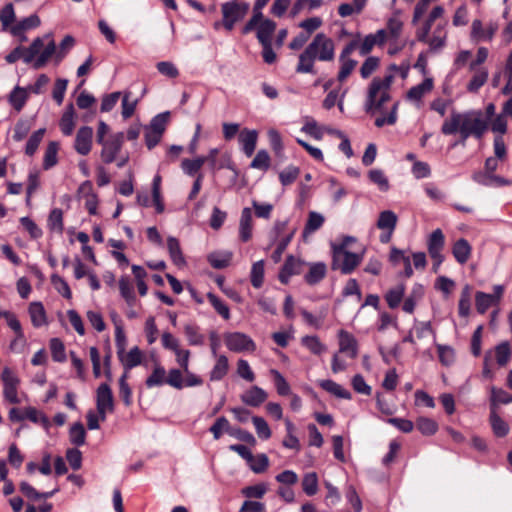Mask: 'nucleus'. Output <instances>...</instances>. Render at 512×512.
<instances>
[{
  "label": "nucleus",
  "mask_w": 512,
  "mask_h": 512,
  "mask_svg": "<svg viewBox=\"0 0 512 512\" xmlns=\"http://www.w3.org/2000/svg\"><path fill=\"white\" fill-rule=\"evenodd\" d=\"M416 427L423 435H433L438 430V424L430 418L419 417L416 420Z\"/></svg>",
  "instance_id": "nucleus-50"
},
{
  "label": "nucleus",
  "mask_w": 512,
  "mask_h": 512,
  "mask_svg": "<svg viewBox=\"0 0 512 512\" xmlns=\"http://www.w3.org/2000/svg\"><path fill=\"white\" fill-rule=\"evenodd\" d=\"M249 9L247 3L229 1L221 6L223 15V26L226 30L231 31L234 28L235 23L245 17Z\"/></svg>",
  "instance_id": "nucleus-5"
},
{
  "label": "nucleus",
  "mask_w": 512,
  "mask_h": 512,
  "mask_svg": "<svg viewBox=\"0 0 512 512\" xmlns=\"http://www.w3.org/2000/svg\"><path fill=\"white\" fill-rule=\"evenodd\" d=\"M28 312L34 327H41L47 324L46 312L41 302L30 303Z\"/></svg>",
  "instance_id": "nucleus-22"
},
{
  "label": "nucleus",
  "mask_w": 512,
  "mask_h": 512,
  "mask_svg": "<svg viewBox=\"0 0 512 512\" xmlns=\"http://www.w3.org/2000/svg\"><path fill=\"white\" fill-rule=\"evenodd\" d=\"M20 491L31 500L47 499L52 497L58 489H54L50 492L39 493L36 489L27 482H21L19 485Z\"/></svg>",
  "instance_id": "nucleus-39"
},
{
  "label": "nucleus",
  "mask_w": 512,
  "mask_h": 512,
  "mask_svg": "<svg viewBox=\"0 0 512 512\" xmlns=\"http://www.w3.org/2000/svg\"><path fill=\"white\" fill-rule=\"evenodd\" d=\"M498 30V24L490 22L486 27L479 19L473 20L471 24V39L475 42L491 41Z\"/></svg>",
  "instance_id": "nucleus-10"
},
{
  "label": "nucleus",
  "mask_w": 512,
  "mask_h": 512,
  "mask_svg": "<svg viewBox=\"0 0 512 512\" xmlns=\"http://www.w3.org/2000/svg\"><path fill=\"white\" fill-rule=\"evenodd\" d=\"M488 130V120L481 110L459 112L453 109L441 126L444 135L459 134V144L465 146L466 140L473 136L481 139Z\"/></svg>",
  "instance_id": "nucleus-1"
},
{
  "label": "nucleus",
  "mask_w": 512,
  "mask_h": 512,
  "mask_svg": "<svg viewBox=\"0 0 512 512\" xmlns=\"http://www.w3.org/2000/svg\"><path fill=\"white\" fill-rule=\"evenodd\" d=\"M232 257L231 251L213 252L208 255V262L213 268L223 269L230 264Z\"/></svg>",
  "instance_id": "nucleus-31"
},
{
  "label": "nucleus",
  "mask_w": 512,
  "mask_h": 512,
  "mask_svg": "<svg viewBox=\"0 0 512 512\" xmlns=\"http://www.w3.org/2000/svg\"><path fill=\"white\" fill-rule=\"evenodd\" d=\"M4 389L3 394L7 401L13 404L20 403V399L17 394V388L19 385L18 377L8 367H5L1 374Z\"/></svg>",
  "instance_id": "nucleus-9"
},
{
  "label": "nucleus",
  "mask_w": 512,
  "mask_h": 512,
  "mask_svg": "<svg viewBox=\"0 0 512 512\" xmlns=\"http://www.w3.org/2000/svg\"><path fill=\"white\" fill-rule=\"evenodd\" d=\"M216 362L210 372L211 381H220L223 379L229 370L228 358L225 355L214 356Z\"/></svg>",
  "instance_id": "nucleus-24"
},
{
  "label": "nucleus",
  "mask_w": 512,
  "mask_h": 512,
  "mask_svg": "<svg viewBox=\"0 0 512 512\" xmlns=\"http://www.w3.org/2000/svg\"><path fill=\"white\" fill-rule=\"evenodd\" d=\"M473 76L467 84V90L471 93H476L488 80V70L485 68H475L470 70Z\"/></svg>",
  "instance_id": "nucleus-27"
},
{
  "label": "nucleus",
  "mask_w": 512,
  "mask_h": 512,
  "mask_svg": "<svg viewBox=\"0 0 512 512\" xmlns=\"http://www.w3.org/2000/svg\"><path fill=\"white\" fill-rule=\"evenodd\" d=\"M490 422L493 432L498 437H504L509 432L507 423L494 411H491Z\"/></svg>",
  "instance_id": "nucleus-46"
},
{
  "label": "nucleus",
  "mask_w": 512,
  "mask_h": 512,
  "mask_svg": "<svg viewBox=\"0 0 512 512\" xmlns=\"http://www.w3.org/2000/svg\"><path fill=\"white\" fill-rule=\"evenodd\" d=\"M309 271L305 275L304 279L307 284L315 285L319 283L326 276L327 267L323 262L309 263Z\"/></svg>",
  "instance_id": "nucleus-20"
},
{
  "label": "nucleus",
  "mask_w": 512,
  "mask_h": 512,
  "mask_svg": "<svg viewBox=\"0 0 512 512\" xmlns=\"http://www.w3.org/2000/svg\"><path fill=\"white\" fill-rule=\"evenodd\" d=\"M302 489L308 496H313L318 491V476L315 472L306 473L302 479Z\"/></svg>",
  "instance_id": "nucleus-45"
},
{
  "label": "nucleus",
  "mask_w": 512,
  "mask_h": 512,
  "mask_svg": "<svg viewBox=\"0 0 512 512\" xmlns=\"http://www.w3.org/2000/svg\"><path fill=\"white\" fill-rule=\"evenodd\" d=\"M207 298L219 315L226 320L230 318L229 307L221 299L213 293H208Z\"/></svg>",
  "instance_id": "nucleus-58"
},
{
  "label": "nucleus",
  "mask_w": 512,
  "mask_h": 512,
  "mask_svg": "<svg viewBox=\"0 0 512 512\" xmlns=\"http://www.w3.org/2000/svg\"><path fill=\"white\" fill-rule=\"evenodd\" d=\"M471 292L472 288L468 284L462 288L458 304V312L461 317H467L470 314Z\"/></svg>",
  "instance_id": "nucleus-38"
},
{
  "label": "nucleus",
  "mask_w": 512,
  "mask_h": 512,
  "mask_svg": "<svg viewBox=\"0 0 512 512\" xmlns=\"http://www.w3.org/2000/svg\"><path fill=\"white\" fill-rule=\"evenodd\" d=\"M56 53V46L53 40H51L44 50L39 54L36 60L33 63L34 68L39 69L43 67L50 57Z\"/></svg>",
  "instance_id": "nucleus-54"
},
{
  "label": "nucleus",
  "mask_w": 512,
  "mask_h": 512,
  "mask_svg": "<svg viewBox=\"0 0 512 512\" xmlns=\"http://www.w3.org/2000/svg\"><path fill=\"white\" fill-rule=\"evenodd\" d=\"M403 30V22L399 18L398 14H395L387 21L386 31L389 35V40L393 43H397Z\"/></svg>",
  "instance_id": "nucleus-35"
},
{
  "label": "nucleus",
  "mask_w": 512,
  "mask_h": 512,
  "mask_svg": "<svg viewBox=\"0 0 512 512\" xmlns=\"http://www.w3.org/2000/svg\"><path fill=\"white\" fill-rule=\"evenodd\" d=\"M210 432L213 434L214 439L218 440L223 432H227L230 435H235L233 430H230L229 421L225 417H219L215 423L210 427Z\"/></svg>",
  "instance_id": "nucleus-47"
},
{
  "label": "nucleus",
  "mask_w": 512,
  "mask_h": 512,
  "mask_svg": "<svg viewBox=\"0 0 512 512\" xmlns=\"http://www.w3.org/2000/svg\"><path fill=\"white\" fill-rule=\"evenodd\" d=\"M405 288L403 285H397L396 287L390 289L386 295L385 299L387 301L388 306L391 309H394L399 306L403 296H404Z\"/></svg>",
  "instance_id": "nucleus-48"
},
{
  "label": "nucleus",
  "mask_w": 512,
  "mask_h": 512,
  "mask_svg": "<svg viewBox=\"0 0 512 512\" xmlns=\"http://www.w3.org/2000/svg\"><path fill=\"white\" fill-rule=\"evenodd\" d=\"M252 422L254 424L256 433L260 439L267 440L271 437V429L264 418L254 416L252 417Z\"/></svg>",
  "instance_id": "nucleus-51"
},
{
  "label": "nucleus",
  "mask_w": 512,
  "mask_h": 512,
  "mask_svg": "<svg viewBox=\"0 0 512 512\" xmlns=\"http://www.w3.org/2000/svg\"><path fill=\"white\" fill-rule=\"evenodd\" d=\"M184 333L190 345H202L204 343V336L199 333L197 326L191 324L186 325Z\"/></svg>",
  "instance_id": "nucleus-62"
},
{
  "label": "nucleus",
  "mask_w": 512,
  "mask_h": 512,
  "mask_svg": "<svg viewBox=\"0 0 512 512\" xmlns=\"http://www.w3.org/2000/svg\"><path fill=\"white\" fill-rule=\"evenodd\" d=\"M40 23V18L36 14H33L19 21L16 25L11 27L10 31L14 36H20L27 30L37 28Z\"/></svg>",
  "instance_id": "nucleus-23"
},
{
  "label": "nucleus",
  "mask_w": 512,
  "mask_h": 512,
  "mask_svg": "<svg viewBox=\"0 0 512 512\" xmlns=\"http://www.w3.org/2000/svg\"><path fill=\"white\" fill-rule=\"evenodd\" d=\"M445 245V237L441 229L434 230L428 237L427 249L430 256L442 254Z\"/></svg>",
  "instance_id": "nucleus-18"
},
{
  "label": "nucleus",
  "mask_w": 512,
  "mask_h": 512,
  "mask_svg": "<svg viewBox=\"0 0 512 512\" xmlns=\"http://www.w3.org/2000/svg\"><path fill=\"white\" fill-rule=\"evenodd\" d=\"M29 97L27 88L16 86L9 95V103L17 111L20 112L25 106Z\"/></svg>",
  "instance_id": "nucleus-21"
},
{
  "label": "nucleus",
  "mask_w": 512,
  "mask_h": 512,
  "mask_svg": "<svg viewBox=\"0 0 512 512\" xmlns=\"http://www.w3.org/2000/svg\"><path fill=\"white\" fill-rule=\"evenodd\" d=\"M394 76L392 74L385 75L383 78L375 77L367 90L365 101V111L373 113L382 109L383 105L390 100V89Z\"/></svg>",
  "instance_id": "nucleus-3"
},
{
  "label": "nucleus",
  "mask_w": 512,
  "mask_h": 512,
  "mask_svg": "<svg viewBox=\"0 0 512 512\" xmlns=\"http://www.w3.org/2000/svg\"><path fill=\"white\" fill-rule=\"evenodd\" d=\"M511 356V349L507 342H502L495 347L496 362L499 366H505Z\"/></svg>",
  "instance_id": "nucleus-57"
},
{
  "label": "nucleus",
  "mask_w": 512,
  "mask_h": 512,
  "mask_svg": "<svg viewBox=\"0 0 512 512\" xmlns=\"http://www.w3.org/2000/svg\"><path fill=\"white\" fill-rule=\"evenodd\" d=\"M44 133H45V129H39V130L35 131L30 136V138L27 141L26 149H25V152L27 155L32 156L36 152V150L44 136Z\"/></svg>",
  "instance_id": "nucleus-64"
},
{
  "label": "nucleus",
  "mask_w": 512,
  "mask_h": 512,
  "mask_svg": "<svg viewBox=\"0 0 512 512\" xmlns=\"http://www.w3.org/2000/svg\"><path fill=\"white\" fill-rule=\"evenodd\" d=\"M339 63H340V68H339V71L337 74V80L340 83H343L354 71L358 62L352 58L345 57V59H342V57L339 56Z\"/></svg>",
  "instance_id": "nucleus-37"
},
{
  "label": "nucleus",
  "mask_w": 512,
  "mask_h": 512,
  "mask_svg": "<svg viewBox=\"0 0 512 512\" xmlns=\"http://www.w3.org/2000/svg\"><path fill=\"white\" fill-rule=\"evenodd\" d=\"M270 373L274 378L277 393L281 396H286V395L291 394L290 386H289L288 382L285 380V378L283 377V375L278 370H275V369H272L270 371Z\"/></svg>",
  "instance_id": "nucleus-56"
},
{
  "label": "nucleus",
  "mask_w": 512,
  "mask_h": 512,
  "mask_svg": "<svg viewBox=\"0 0 512 512\" xmlns=\"http://www.w3.org/2000/svg\"><path fill=\"white\" fill-rule=\"evenodd\" d=\"M59 150L58 142H50L46 148L44 159H43V168L48 170L57 164V154Z\"/></svg>",
  "instance_id": "nucleus-42"
},
{
  "label": "nucleus",
  "mask_w": 512,
  "mask_h": 512,
  "mask_svg": "<svg viewBox=\"0 0 512 512\" xmlns=\"http://www.w3.org/2000/svg\"><path fill=\"white\" fill-rule=\"evenodd\" d=\"M276 29L274 21L265 19L261 21L257 29V38L261 44L271 43V37Z\"/></svg>",
  "instance_id": "nucleus-33"
},
{
  "label": "nucleus",
  "mask_w": 512,
  "mask_h": 512,
  "mask_svg": "<svg viewBox=\"0 0 512 512\" xmlns=\"http://www.w3.org/2000/svg\"><path fill=\"white\" fill-rule=\"evenodd\" d=\"M471 252L472 247L464 238L457 240L453 244L452 254L459 264H465L469 260Z\"/></svg>",
  "instance_id": "nucleus-19"
},
{
  "label": "nucleus",
  "mask_w": 512,
  "mask_h": 512,
  "mask_svg": "<svg viewBox=\"0 0 512 512\" xmlns=\"http://www.w3.org/2000/svg\"><path fill=\"white\" fill-rule=\"evenodd\" d=\"M93 129L89 126L81 127L76 134L74 148L80 155H87L91 151Z\"/></svg>",
  "instance_id": "nucleus-11"
},
{
  "label": "nucleus",
  "mask_w": 512,
  "mask_h": 512,
  "mask_svg": "<svg viewBox=\"0 0 512 512\" xmlns=\"http://www.w3.org/2000/svg\"><path fill=\"white\" fill-rule=\"evenodd\" d=\"M124 143V134L123 132H118L109 137V139L104 140L101 151V158L103 162L109 164L112 163L116 159V155L121 150L122 145Z\"/></svg>",
  "instance_id": "nucleus-8"
},
{
  "label": "nucleus",
  "mask_w": 512,
  "mask_h": 512,
  "mask_svg": "<svg viewBox=\"0 0 512 512\" xmlns=\"http://www.w3.org/2000/svg\"><path fill=\"white\" fill-rule=\"evenodd\" d=\"M264 280V261L260 260L252 265L251 284L255 288H260Z\"/></svg>",
  "instance_id": "nucleus-55"
},
{
  "label": "nucleus",
  "mask_w": 512,
  "mask_h": 512,
  "mask_svg": "<svg viewBox=\"0 0 512 512\" xmlns=\"http://www.w3.org/2000/svg\"><path fill=\"white\" fill-rule=\"evenodd\" d=\"M267 485L259 483L256 485L247 486L242 489V494L247 498H262L267 492Z\"/></svg>",
  "instance_id": "nucleus-63"
},
{
  "label": "nucleus",
  "mask_w": 512,
  "mask_h": 512,
  "mask_svg": "<svg viewBox=\"0 0 512 512\" xmlns=\"http://www.w3.org/2000/svg\"><path fill=\"white\" fill-rule=\"evenodd\" d=\"M319 386L338 398L351 399V393L333 380H321Z\"/></svg>",
  "instance_id": "nucleus-30"
},
{
  "label": "nucleus",
  "mask_w": 512,
  "mask_h": 512,
  "mask_svg": "<svg viewBox=\"0 0 512 512\" xmlns=\"http://www.w3.org/2000/svg\"><path fill=\"white\" fill-rule=\"evenodd\" d=\"M49 229L62 233L63 231V212L59 208L53 209L48 217Z\"/></svg>",
  "instance_id": "nucleus-52"
},
{
  "label": "nucleus",
  "mask_w": 512,
  "mask_h": 512,
  "mask_svg": "<svg viewBox=\"0 0 512 512\" xmlns=\"http://www.w3.org/2000/svg\"><path fill=\"white\" fill-rule=\"evenodd\" d=\"M86 432L80 422L74 423L69 431V438L71 443L81 446L85 443Z\"/></svg>",
  "instance_id": "nucleus-53"
},
{
  "label": "nucleus",
  "mask_w": 512,
  "mask_h": 512,
  "mask_svg": "<svg viewBox=\"0 0 512 512\" xmlns=\"http://www.w3.org/2000/svg\"><path fill=\"white\" fill-rule=\"evenodd\" d=\"M323 126H319L313 118H306L305 123L301 128V131L311 136L317 141L323 138Z\"/></svg>",
  "instance_id": "nucleus-44"
},
{
  "label": "nucleus",
  "mask_w": 512,
  "mask_h": 512,
  "mask_svg": "<svg viewBox=\"0 0 512 512\" xmlns=\"http://www.w3.org/2000/svg\"><path fill=\"white\" fill-rule=\"evenodd\" d=\"M304 262L293 256H288L284 266L279 274V279L282 283L286 284L292 275H298L302 272Z\"/></svg>",
  "instance_id": "nucleus-12"
},
{
  "label": "nucleus",
  "mask_w": 512,
  "mask_h": 512,
  "mask_svg": "<svg viewBox=\"0 0 512 512\" xmlns=\"http://www.w3.org/2000/svg\"><path fill=\"white\" fill-rule=\"evenodd\" d=\"M379 58L370 56L368 57L360 67L361 77L364 79L369 78L379 67Z\"/></svg>",
  "instance_id": "nucleus-59"
},
{
  "label": "nucleus",
  "mask_w": 512,
  "mask_h": 512,
  "mask_svg": "<svg viewBox=\"0 0 512 512\" xmlns=\"http://www.w3.org/2000/svg\"><path fill=\"white\" fill-rule=\"evenodd\" d=\"M118 284L121 296L129 306H133L136 302V296L134 294V287L132 283L127 277H121Z\"/></svg>",
  "instance_id": "nucleus-40"
},
{
  "label": "nucleus",
  "mask_w": 512,
  "mask_h": 512,
  "mask_svg": "<svg viewBox=\"0 0 512 512\" xmlns=\"http://www.w3.org/2000/svg\"><path fill=\"white\" fill-rule=\"evenodd\" d=\"M334 56L335 44L333 40L324 33H318L300 54L296 71L298 73H312L315 60L328 62L332 61Z\"/></svg>",
  "instance_id": "nucleus-2"
},
{
  "label": "nucleus",
  "mask_w": 512,
  "mask_h": 512,
  "mask_svg": "<svg viewBox=\"0 0 512 512\" xmlns=\"http://www.w3.org/2000/svg\"><path fill=\"white\" fill-rule=\"evenodd\" d=\"M423 288L421 285L416 286L411 294L404 300L403 311L406 313H413L418 300L422 297Z\"/></svg>",
  "instance_id": "nucleus-49"
},
{
  "label": "nucleus",
  "mask_w": 512,
  "mask_h": 512,
  "mask_svg": "<svg viewBox=\"0 0 512 512\" xmlns=\"http://www.w3.org/2000/svg\"><path fill=\"white\" fill-rule=\"evenodd\" d=\"M250 166L254 169L268 170L270 167V156L266 150H259L252 160Z\"/></svg>",
  "instance_id": "nucleus-60"
},
{
  "label": "nucleus",
  "mask_w": 512,
  "mask_h": 512,
  "mask_svg": "<svg viewBox=\"0 0 512 512\" xmlns=\"http://www.w3.org/2000/svg\"><path fill=\"white\" fill-rule=\"evenodd\" d=\"M126 370L132 369L142 362L143 354L138 347H133L129 352L118 356Z\"/></svg>",
  "instance_id": "nucleus-25"
},
{
  "label": "nucleus",
  "mask_w": 512,
  "mask_h": 512,
  "mask_svg": "<svg viewBox=\"0 0 512 512\" xmlns=\"http://www.w3.org/2000/svg\"><path fill=\"white\" fill-rule=\"evenodd\" d=\"M258 134L256 130L243 129L239 134V142L246 156L250 157L255 151Z\"/></svg>",
  "instance_id": "nucleus-17"
},
{
  "label": "nucleus",
  "mask_w": 512,
  "mask_h": 512,
  "mask_svg": "<svg viewBox=\"0 0 512 512\" xmlns=\"http://www.w3.org/2000/svg\"><path fill=\"white\" fill-rule=\"evenodd\" d=\"M433 88V82L431 79L427 78L422 81L420 84L412 87L407 92V98L411 101H420L422 97L430 92Z\"/></svg>",
  "instance_id": "nucleus-32"
},
{
  "label": "nucleus",
  "mask_w": 512,
  "mask_h": 512,
  "mask_svg": "<svg viewBox=\"0 0 512 512\" xmlns=\"http://www.w3.org/2000/svg\"><path fill=\"white\" fill-rule=\"evenodd\" d=\"M339 351L347 353L352 359L357 357V341L352 334L345 330L339 332Z\"/></svg>",
  "instance_id": "nucleus-14"
},
{
  "label": "nucleus",
  "mask_w": 512,
  "mask_h": 512,
  "mask_svg": "<svg viewBox=\"0 0 512 512\" xmlns=\"http://www.w3.org/2000/svg\"><path fill=\"white\" fill-rule=\"evenodd\" d=\"M166 381V371L163 366L155 365L151 375L146 379V386L152 388L155 386H161Z\"/></svg>",
  "instance_id": "nucleus-43"
},
{
  "label": "nucleus",
  "mask_w": 512,
  "mask_h": 512,
  "mask_svg": "<svg viewBox=\"0 0 512 512\" xmlns=\"http://www.w3.org/2000/svg\"><path fill=\"white\" fill-rule=\"evenodd\" d=\"M96 407L97 409L114 411L113 394L111 388L106 383L101 384L97 389Z\"/></svg>",
  "instance_id": "nucleus-13"
},
{
  "label": "nucleus",
  "mask_w": 512,
  "mask_h": 512,
  "mask_svg": "<svg viewBox=\"0 0 512 512\" xmlns=\"http://www.w3.org/2000/svg\"><path fill=\"white\" fill-rule=\"evenodd\" d=\"M167 248L170 258L176 266L182 267L186 264L185 258L182 254L180 243L175 237H168Z\"/></svg>",
  "instance_id": "nucleus-26"
},
{
  "label": "nucleus",
  "mask_w": 512,
  "mask_h": 512,
  "mask_svg": "<svg viewBox=\"0 0 512 512\" xmlns=\"http://www.w3.org/2000/svg\"><path fill=\"white\" fill-rule=\"evenodd\" d=\"M267 399V393L258 386H253L241 395V401L252 407L260 406Z\"/></svg>",
  "instance_id": "nucleus-16"
},
{
  "label": "nucleus",
  "mask_w": 512,
  "mask_h": 512,
  "mask_svg": "<svg viewBox=\"0 0 512 512\" xmlns=\"http://www.w3.org/2000/svg\"><path fill=\"white\" fill-rule=\"evenodd\" d=\"M301 343L315 355H321L327 350V347L320 341L317 336H304L301 339Z\"/></svg>",
  "instance_id": "nucleus-41"
},
{
  "label": "nucleus",
  "mask_w": 512,
  "mask_h": 512,
  "mask_svg": "<svg viewBox=\"0 0 512 512\" xmlns=\"http://www.w3.org/2000/svg\"><path fill=\"white\" fill-rule=\"evenodd\" d=\"M503 293L504 287L502 285H495L492 294L478 291L475 295V305L478 313L484 314L490 307L497 305Z\"/></svg>",
  "instance_id": "nucleus-7"
},
{
  "label": "nucleus",
  "mask_w": 512,
  "mask_h": 512,
  "mask_svg": "<svg viewBox=\"0 0 512 512\" xmlns=\"http://www.w3.org/2000/svg\"><path fill=\"white\" fill-rule=\"evenodd\" d=\"M397 220V215L393 211H382L377 221V227L381 230H387L389 232V235H392L396 227Z\"/></svg>",
  "instance_id": "nucleus-28"
},
{
  "label": "nucleus",
  "mask_w": 512,
  "mask_h": 512,
  "mask_svg": "<svg viewBox=\"0 0 512 512\" xmlns=\"http://www.w3.org/2000/svg\"><path fill=\"white\" fill-rule=\"evenodd\" d=\"M75 111L73 104H69L63 113L59 126L62 131V133L66 136H70L73 133L74 127H75Z\"/></svg>",
  "instance_id": "nucleus-29"
},
{
  "label": "nucleus",
  "mask_w": 512,
  "mask_h": 512,
  "mask_svg": "<svg viewBox=\"0 0 512 512\" xmlns=\"http://www.w3.org/2000/svg\"><path fill=\"white\" fill-rule=\"evenodd\" d=\"M224 340L226 347L233 352H253L256 349L252 338L241 332L226 333Z\"/></svg>",
  "instance_id": "nucleus-6"
},
{
  "label": "nucleus",
  "mask_w": 512,
  "mask_h": 512,
  "mask_svg": "<svg viewBox=\"0 0 512 512\" xmlns=\"http://www.w3.org/2000/svg\"><path fill=\"white\" fill-rule=\"evenodd\" d=\"M362 254L352 253L344 247H333L332 269L350 274L362 262Z\"/></svg>",
  "instance_id": "nucleus-4"
},
{
  "label": "nucleus",
  "mask_w": 512,
  "mask_h": 512,
  "mask_svg": "<svg viewBox=\"0 0 512 512\" xmlns=\"http://www.w3.org/2000/svg\"><path fill=\"white\" fill-rule=\"evenodd\" d=\"M446 23H438L431 38L429 39V46L431 49H440L445 45L447 33L445 31Z\"/></svg>",
  "instance_id": "nucleus-36"
},
{
  "label": "nucleus",
  "mask_w": 512,
  "mask_h": 512,
  "mask_svg": "<svg viewBox=\"0 0 512 512\" xmlns=\"http://www.w3.org/2000/svg\"><path fill=\"white\" fill-rule=\"evenodd\" d=\"M168 119L169 112L158 114L151 120L147 128L162 135L166 129Z\"/></svg>",
  "instance_id": "nucleus-61"
},
{
  "label": "nucleus",
  "mask_w": 512,
  "mask_h": 512,
  "mask_svg": "<svg viewBox=\"0 0 512 512\" xmlns=\"http://www.w3.org/2000/svg\"><path fill=\"white\" fill-rule=\"evenodd\" d=\"M324 221L325 218L322 214L315 211L309 212L308 219L303 230V237H307L320 229L324 224Z\"/></svg>",
  "instance_id": "nucleus-34"
},
{
  "label": "nucleus",
  "mask_w": 512,
  "mask_h": 512,
  "mask_svg": "<svg viewBox=\"0 0 512 512\" xmlns=\"http://www.w3.org/2000/svg\"><path fill=\"white\" fill-rule=\"evenodd\" d=\"M252 211L250 208H243L239 221V237L243 242H247L252 237L253 227Z\"/></svg>",
  "instance_id": "nucleus-15"
}]
</instances>
